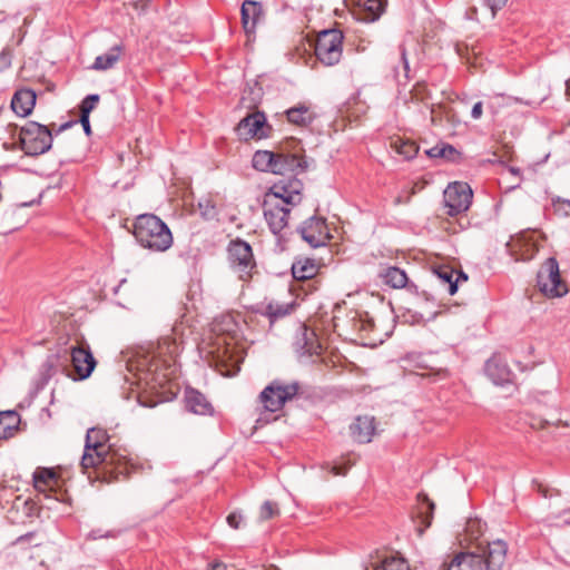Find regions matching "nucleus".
<instances>
[{"label": "nucleus", "mask_w": 570, "mask_h": 570, "mask_svg": "<svg viewBox=\"0 0 570 570\" xmlns=\"http://www.w3.org/2000/svg\"><path fill=\"white\" fill-rule=\"evenodd\" d=\"M487 6L491 9L493 16L497 13V11L501 10L505 4L508 0H484Z\"/></svg>", "instance_id": "obj_45"}, {"label": "nucleus", "mask_w": 570, "mask_h": 570, "mask_svg": "<svg viewBox=\"0 0 570 570\" xmlns=\"http://www.w3.org/2000/svg\"><path fill=\"white\" fill-rule=\"evenodd\" d=\"M70 354L75 380H86L94 372L97 362L90 351L89 345L85 342H78L77 345L70 346L67 351Z\"/></svg>", "instance_id": "obj_12"}, {"label": "nucleus", "mask_w": 570, "mask_h": 570, "mask_svg": "<svg viewBox=\"0 0 570 570\" xmlns=\"http://www.w3.org/2000/svg\"><path fill=\"white\" fill-rule=\"evenodd\" d=\"M36 92L31 89H20L16 91L11 100V109L19 117H27L31 114L36 105Z\"/></svg>", "instance_id": "obj_22"}, {"label": "nucleus", "mask_w": 570, "mask_h": 570, "mask_svg": "<svg viewBox=\"0 0 570 570\" xmlns=\"http://www.w3.org/2000/svg\"><path fill=\"white\" fill-rule=\"evenodd\" d=\"M122 47L117 45L108 50V52L98 56L91 68L95 70H108L112 68L120 58Z\"/></svg>", "instance_id": "obj_34"}, {"label": "nucleus", "mask_w": 570, "mask_h": 570, "mask_svg": "<svg viewBox=\"0 0 570 570\" xmlns=\"http://www.w3.org/2000/svg\"><path fill=\"white\" fill-rule=\"evenodd\" d=\"M227 259L230 268L243 282H249L256 273V261L252 246L243 239H234L227 247Z\"/></svg>", "instance_id": "obj_6"}, {"label": "nucleus", "mask_w": 570, "mask_h": 570, "mask_svg": "<svg viewBox=\"0 0 570 570\" xmlns=\"http://www.w3.org/2000/svg\"><path fill=\"white\" fill-rule=\"evenodd\" d=\"M507 550V543L502 540L488 543L487 548L480 553L484 558L485 570H500L505 562Z\"/></svg>", "instance_id": "obj_17"}, {"label": "nucleus", "mask_w": 570, "mask_h": 570, "mask_svg": "<svg viewBox=\"0 0 570 570\" xmlns=\"http://www.w3.org/2000/svg\"><path fill=\"white\" fill-rule=\"evenodd\" d=\"M442 150V145H436L431 149L426 150V155L431 158H441V155L443 153Z\"/></svg>", "instance_id": "obj_51"}, {"label": "nucleus", "mask_w": 570, "mask_h": 570, "mask_svg": "<svg viewBox=\"0 0 570 570\" xmlns=\"http://www.w3.org/2000/svg\"><path fill=\"white\" fill-rule=\"evenodd\" d=\"M293 347L299 358L318 356L322 350L315 332L306 326L297 333Z\"/></svg>", "instance_id": "obj_15"}, {"label": "nucleus", "mask_w": 570, "mask_h": 570, "mask_svg": "<svg viewBox=\"0 0 570 570\" xmlns=\"http://www.w3.org/2000/svg\"><path fill=\"white\" fill-rule=\"evenodd\" d=\"M181 342L170 335L159 338L156 347L140 355L137 370L140 381L150 390L163 389L176 377Z\"/></svg>", "instance_id": "obj_2"}, {"label": "nucleus", "mask_w": 570, "mask_h": 570, "mask_svg": "<svg viewBox=\"0 0 570 570\" xmlns=\"http://www.w3.org/2000/svg\"><path fill=\"white\" fill-rule=\"evenodd\" d=\"M295 306L294 302L281 303L271 301L264 306L261 314L267 317L271 324H274L276 321L289 315L295 309Z\"/></svg>", "instance_id": "obj_30"}, {"label": "nucleus", "mask_w": 570, "mask_h": 570, "mask_svg": "<svg viewBox=\"0 0 570 570\" xmlns=\"http://www.w3.org/2000/svg\"><path fill=\"white\" fill-rule=\"evenodd\" d=\"M379 277L385 285H389L392 288H403L406 286L409 281L406 273L396 266H389L381 269Z\"/></svg>", "instance_id": "obj_31"}, {"label": "nucleus", "mask_w": 570, "mask_h": 570, "mask_svg": "<svg viewBox=\"0 0 570 570\" xmlns=\"http://www.w3.org/2000/svg\"><path fill=\"white\" fill-rule=\"evenodd\" d=\"M235 130L240 139H262L268 136L271 126L267 124L264 112L254 111L244 117Z\"/></svg>", "instance_id": "obj_13"}, {"label": "nucleus", "mask_w": 570, "mask_h": 570, "mask_svg": "<svg viewBox=\"0 0 570 570\" xmlns=\"http://www.w3.org/2000/svg\"><path fill=\"white\" fill-rule=\"evenodd\" d=\"M371 570H410V567L403 558L390 557L385 558L380 563L372 564Z\"/></svg>", "instance_id": "obj_38"}, {"label": "nucleus", "mask_w": 570, "mask_h": 570, "mask_svg": "<svg viewBox=\"0 0 570 570\" xmlns=\"http://www.w3.org/2000/svg\"><path fill=\"white\" fill-rule=\"evenodd\" d=\"M301 384L297 381H272L259 394V403L268 412H277L286 402L292 401L299 392Z\"/></svg>", "instance_id": "obj_5"}, {"label": "nucleus", "mask_w": 570, "mask_h": 570, "mask_svg": "<svg viewBox=\"0 0 570 570\" xmlns=\"http://www.w3.org/2000/svg\"><path fill=\"white\" fill-rule=\"evenodd\" d=\"M279 514L278 504L273 501H265L259 510L261 520H269Z\"/></svg>", "instance_id": "obj_41"}, {"label": "nucleus", "mask_w": 570, "mask_h": 570, "mask_svg": "<svg viewBox=\"0 0 570 570\" xmlns=\"http://www.w3.org/2000/svg\"><path fill=\"white\" fill-rule=\"evenodd\" d=\"M277 153L257 150L253 156V167L261 171L275 174Z\"/></svg>", "instance_id": "obj_32"}, {"label": "nucleus", "mask_w": 570, "mask_h": 570, "mask_svg": "<svg viewBox=\"0 0 570 570\" xmlns=\"http://www.w3.org/2000/svg\"><path fill=\"white\" fill-rule=\"evenodd\" d=\"M334 328L340 335L352 337L358 336L362 340L370 338L371 333L375 330L374 321L366 312L352 309L347 312L344 320L334 318Z\"/></svg>", "instance_id": "obj_8"}, {"label": "nucleus", "mask_w": 570, "mask_h": 570, "mask_svg": "<svg viewBox=\"0 0 570 570\" xmlns=\"http://www.w3.org/2000/svg\"><path fill=\"white\" fill-rule=\"evenodd\" d=\"M435 276L446 287L450 295L458 291V279H454L455 271L449 265H440L434 268Z\"/></svg>", "instance_id": "obj_35"}, {"label": "nucleus", "mask_w": 570, "mask_h": 570, "mask_svg": "<svg viewBox=\"0 0 570 570\" xmlns=\"http://www.w3.org/2000/svg\"><path fill=\"white\" fill-rule=\"evenodd\" d=\"M227 523L233 529H239L240 523L243 522V515L237 512H232L227 515Z\"/></svg>", "instance_id": "obj_44"}, {"label": "nucleus", "mask_w": 570, "mask_h": 570, "mask_svg": "<svg viewBox=\"0 0 570 570\" xmlns=\"http://www.w3.org/2000/svg\"><path fill=\"white\" fill-rule=\"evenodd\" d=\"M391 148L406 160L413 159L419 151V146L415 141L400 137L391 141Z\"/></svg>", "instance_id": "obj_36"}, {"label": "nucleus", "mask_w": 570, "mask_h": 570, "mask_svg": "<svg viewBox=\"0 0 570 570\" xmlns=\"http://www.w3.org/2000/svg\"><path fill=\"white\" fill-rule=\"evenodd\" d=\"M301 203V197L297 195L289 196L283 200H264V218L275 235H278L288 225L291 208Z\"/></svg>", "instance_id": "obj_10"}, {"label": "nucleus", "mask_w": 570, "mask_h": 570, "mask_svg": "<svg viewBox=\"0 0 570 570\" xmlns=\"http://www.w3.org/2000/svg\"><path fill=\"white\" fill-rule=\"evenodd\" d=\"M35 532H28L17 538L13 544L23 548L24 543L31 541L35 538Z\"/></svg>", "instance_id": "obj_48"}, {"label": "nucleus", "mask_w": 570, "mask_h": 570, "mask_svg": "<svg viewBox=\"0 0 570 570\" xmlns=\"http://www.w3.org/2000/svg\"><path fill=\"white\" fill-rule=\"evenodd\" d=\"M17 415L14 412L0 413V440L9 439L17 430Z\"/></svg>", "instance_id": "obj_37"}, {"label": "nucleus", "mask_w": 570, "mask_h": 570, "mask_svg": "<svg viewBox=\"0 0 570 570\" xmlns=\"http://www.w3.org/2000/svg\"><path fill=\"white\" fill-rule=\"evenodd\" d=\"M33 485L38 492H53L59 487V476L52 469L38 468L33 472Z\"/></svg>", "instance_id": "obj_24"}, {"label": "nucleus", "mask_w": 570, "mask_h": 570, "mask_svg": "<svg viewBox=\"0 0 570 570\" xmlns=\"http://www.w3.org/2000/svg\"><path fill=\"white\" fill-rule=\"evenodd\" d=\"M116 537V533L112 532V531H108V532H105L102 533L101 530H92L89 532L88 534V538L91 539V540H97V539H100V538H115Z\"/></svg>", "instance_id": "obj_46"}, {"label": "nucleus", "mask_w": 570, "mask_h": 570, "mask_svg": "<svg viewBox=\"0 0 570 570\" xmlns=\"http://www.w3.org/2000/svg\"><path fill=\"white\" fill-rule=\"evenodd\" d=\"M553 206L557 212H561L564 215H569L570 213V202L569 200H560L553 203Z\"/></svg>", "instance_id": "obj_47"}, {"label": "nucleus", "mask_w": 570, "mask_h": 570, "mask_svg": "<svg viewBox=\"0 0 570 570\" xmlns=\"http://www.w3.org/2000/svg\"><path fill=\"white\" fill-rule=\"evenodd\" d=\"M293 195H297L298 197L302 198L298 190L291 191L286 186L274 185L273 188L271 189V194L267 195V198L265 200H283Z\"/></svg>", "instance_id": "obj_39"}, {"label": "nucleus", "mask_w": 570, "mask_h": 570, "mask_svg": "<svg viewBox=\"0 0 570 570\" xmlns=\"http://www.w3.org/2000/svg\"><path fill=\"white\" fill-rule=\"evenodd\" d=\"M482 114H483V104H482V101H478L472 107L471 117L476 120L482 117Z\"/></svg>", "instance_id": "obj_49"}, {"label": "nucleus", "mask_w": 570, "mask_h": 570, "mask_svg": "<svg viewBox=\"0 0 570 570\" xmlns=\"http://www.w3.org/2000/svg\"><path fill=\"white\" fill-rule=\"evenodd\" d=\"M209 567H210L209 570H224L226 568L225 564L222 562L210 563Z\"/></svg>", "instance_id": "obj_54"}, {"label": "nucleus", "mask_w": 570, "mask_h": 570, "mask_svg": "<svg viewBox=\"0 0 570 570\" xmlns=\"http://www.w3.org/2000/svg\"><path fill=\"white\" fill-rule=\"evenodd\" d=\"M72 125H73V122H72V121H68V122H66V124H62V125L60 126V128H59V130H58V131H62V130H65V129H68V128H69V127H71Z\"/></svg>", "instance_id": "obj_57"}, {"label": "nucleus", "mask_w": 570, "mask_h": 570, "mask_svg": "<svg viewBox=\"0 0 570 570\" xmlns=\"http://www.w3.org/2000/svg\"><path fill=\"white\" fill-rule=\"evenodd\" d=\"M298 232L302 238L314 248L326 245L331 238L326 219L323 217H309L302 224Z\"/></svg>", "instance_id": "obj_14"}, {"label": "nucleus", "mask_w": 570, "mask_h": 570, "mask_svg": "<svg viewBox=\"0 0 570 570\" xmlns=\"http://www.w3.org/2000/svg\"><path fill=\"white\" fill-rule=\"evenodd\" d=\"M286 119L289 124L298 127L309 126L314 119L315 114L311 109V106L305 102H301L285 111Z\"/></svg>", "instance_id": "obj_26"}, {"label": "nucleus", "mask_w": 570, "mask_h": 570, "mask_svg": "<svg viewBox=\"0 0 570 570\" xmlns=\"http://www.w3.org/2000/svg\"><path fill=\"white\" fill-rule=\"evenodd\" d=\"M435 504L430 500L428 494L419 493L417 494V505L415 510V518L420 520L421 528H419L420 534L424 532L426 528L431 525L433 513H434Z\"/></svg>", "instance_id": "obj_27"}, {"label": "nucleus", "mask_w": 570, "mask_h": 570, "mask_svg": "<svg viewBox=\"0 0 570 570\" xmlns=\"http://www.w3.org/2000/svg\"><path fill=\"white\" fill-rule=\"evenodd\" d=\"M442 149L444 150H442L443 153L441 155V158L454 161L460 156V153L449 144H442Z\"/></svg>", "instance_id": "obj_43"}, {"label": "nucleus", "mask_w": 570, "mask_h": 570, "mask_svg": "<svg viewBox=\"0 0 570 570\" xmlns=\"http://www.w3.org/2000/svg\"><path fill=\"white\" fill-rule=\"evenodd\" d=\"M444 570H485L484 558L475 552H460L450 563H444Z\"/></svg>", "instance_id": "obj_19"}, {"label": "nucleus", "mask_w": 570, "mask_h": 570, "mask_svg": "<svg viewBox=\"0 0 570 570\" xmlns=\"http://www.w3.org/2000/svg\"><path fill=\"white\" fill-rule=\"evenodd\" d=\"M567 92L570 94V81L567 82Z\"/></svg>", "instance_id": "obj_58"}, {"label": "nucleus", "mask_w": 570, "mask_h": 570, "mask_svg": "<svg viewBox=\"0 0 570 570\" xmlns=\"http://www.w3.org/2000/svg\"><path fill=\"white\" fill-rule=\"evenodd\" d=\"M400 49H401V58H402V61H403V65H404V69L407 71L409 70V62H407V59H406L405 48L402 46Z\"/></svg>", "instance_id": "obj_53"}, {"label": "nucleus", "mask_w": 570, "mask_h": 570, "mask_svg": "<svg viewBox=\"0 0 570 570\" xmlns=\"http://www.w3.org/2000/svg\"><path fill=\"white\" fill-rule=\"evenodd\" d=\"M79 121L83 128V131L87 136H90L91 135V127H90V121H89V117H80L79 118Z\"/></svg>", "instance_id": "obj_52"}, {"label": "nucleus", "mask_w": 570, "mask_h": 570, "mask_svg": "<svg viewBox=\"0 0 570 570\" xmlns=\"http://www.w3.org/2000/svg\"><path fill=\"white\" fill-rule=\"evenodd\" d=\"M507 250L509 255L514 261H527L530 259L533 255V245L524 244V242L520 238L512 239L505 244Z\"/></svg>", "instance_id": "obj_33"}, {"label": "nucleus", "mask_w": 570, "mask_h": 570, "mask_svg": "<svg viewBox=\"0 0 570 570\" xmlns=\"http://www.w3.org/2000/svg\"><path fill=\"white\" fill-rule=\"evenodd\" d=\"M320 265L314 258L299 257L292 264L293 277L297 281H306L315 277Z\"/></svg>", "instance_id": "obj_28"}, {"label": "nucleus", "mask_w": 570, "mask_h": 570, "mask_svg": "<svg viewBox=\"0 0 570 570\" xmlns=\"http://www.w3.org/2000/svg\"><path fill=\"white\" fill-rule=\"evenodd\" d=\"M100 97L97 94L88 95L80 104V117H89L90 112L99 102Z\"/></svg>", "instance_id": "obj_40"}, {"label": "nucleus", "mask_w": 570, "mask_h": 570, "mask_svg": "<svg viewBox=\"0 0 570 570\" xmlns=\"http://www.w3.org/2000/svg\"><path fill=\"white\" fill-rule=\"evenodd\" d=\"M277 153V159H276V168H275V175H298L307 169V161L306 159L298 155V154H291V153H284V151H276Z\"/></svg>", "instance_id": "obj_16"}, {"label": "nucleus", "mask_w": 570, "mask_h": 570, "mask_svg": "<svg viewBox=\"0 0 570 570\" xmlns=\"http://www.w3.org/2000/svg\"><path fill=\"white\" fill-rule=\"evenodd\" d=\"M132 234L142 247L154 252H165L173 245L169 227L154 214L139 215Z\"/></svg>", "instance_id": "obj_3"}, {"label": "nucleus", "mask_w": 570, "mask_h": 570, "mask_svg": "<svg viewBox=\"0 0 570 570\" xmlns=\"http://www.w3.org/2000/svg\"><path fill=\"white\" fill-rule=\"evenodd\" d=\"M52 146L49 128L36 121H28L19 131V148L31 157L47 153Z\"/></svg>", "instance_id": "obj_4"}, {"label": "nucleus", "mask_w": 570, "mask_h": 570, "mask_svg": "<svg viewBox=\"0 0 570 570\" xmlns=\"http://www.w3.org/2000/svg\"><path fill=\"white\" fill-rule=\"evenodd\" d=\"M537 285L547 297H561L568 293L567 284L561 279L559 264L549 257L537 274Z\"/></svg>", "instance_id": "obj_9"}, {"label": "nucleus", "mask_w": 570, "mask_h": 570, "mask_svg": "<svg viewBox=\"0 0 570 570\" xmlns=\"http://www.w3.org/2000/svg\"><path fill=\"white\" fill-rule=\"evenodd\" d=\"M108 441L109 435L106 430L98 428L88 430L80 462L81 469L83 472L94 469L96 478L106 483L127 480L136 465L128 459L126 450L114 449Z\"/></svg>", "instance_id": "obj_1"}, {"label": "nucleus", "mask_w": 570, "mask_h": 570, "mask_svg": "<svg viewBox=\"0 0 570 570\" xmlns=\"http://www.w3.org/2000/svg\"><path fill=\"white\" fill-rule=\"evenodd\" d=\"M343 32L337 29L323 30L315 42V56L325 66L336 65L342 57Z\"/></svg>", "instance_id": "obj_7"}, {"label": "nucleus", "mask_w": 570, "mask_h": 570, "mask_svg": "<svg viewBox=\"0 0 570 570\" xmlns=\"http://www.w3.org/2000/svg\"><path fill=\"white\" fill-rule=\"evenodd\" d=\"M210 353L215 354L214 351ZM213 362L215 368L224 376H234L240 370L239 364L233 360L232 355H229L227 347H218Z\"/></svg>", "instance_id": "obj_25"}, {"label": "nucleus", "mask_w": 570, "mask_h": 570, "mask_svg": "<svg viewBox=\"0 0 570 570\" xmlns=\"http://www.w3.org/2000/svg\"><path fill=\"white\" fill-rule=\"evenodd\" d=\"M17 147H19V144H18V145H16V144H9V142H4V144H3V148H4L6 150H13V149H16Z\"/></svg>", "instance_id": "obj_56"}, {"label": "nucleus", "mask_w": 570, "mask_h": 570, "mask_svg": "<svg viewBox=\"0 0 570 570\" xmlns=\"http://www.w3.org/2000/svg\"><path fill=\"white\" fill-rule=\"evenodd\" d=\"M455 277L454 279H458V283L462 279V281H466L468 279V276L463 273V272H455Z\"/></svg>", "instance_id": "obj_55"}, {"label": "nucleus", "mask_w": 570, "mask_h": 570, "mask_svg": "<svg viewBox=\"0 0 570 570\" xmlns=\"http://www.w3.org/2000/svg\"><path fill=\"white\" fill-rule=\"evenodd\" d=\"M488 377L497 385H504L512 381V372L507 362L499 355H493L484 367Z\"/></svg>", "instance_id": "obj_18"}, {"label": "nucleus", "mask_w": 570, "mask_h": 570, "mask_svg": "<svg viewBox=\"0 0 570 570\" xmlns=\"http://www.w3.org/2000/svg\"><path fill=\"white\" fill-rule=\"evenodd\" d=\"M185 404L186 409L194 414L210 415L214 412V407L207 397L195 389H186Z\"/></svg>", "instance_id": "obj_21"}, {"label": "nucleus", "mask_w": 570, "mask_h": 570, "mask_svg": "<svg viewBox=\"0 0 570 570\" xmlns=\"http://www.w3.org/2000/svg\"><path fill=\"white\" fill-rule=\"evenodd\" d=\"M360 9V18L365 22L377 20L384 12L386 0H356Z\"/></svg>", "instance_id": "obj_29"}, {"label": "nucleus", "mask_w": 570, "mask_h": 570, "mask_svg": "<svg viewBox=\"0 0 570 570\" xmlns=\"http://www.w3.org/2000/svg\"><path fill=\"white\" fill-rule=\"evenodd\" d=\"M355 463V461L351 460L350 458L348 459H344L342 462L340 463H335L332 469H331V472L334 474V475H345L348 471V469Z\"/></svg>", "instance_id": "obj_42"}, {"label": "nucleus", "mask_w": 570, "mask_h": 570, "mask_svg": "<svg viewBox=\"0 0 570 570\" xmlns=\"http://www.w3.org/2000/svg\"><path fill=\"white\" fill-rule=\"evenodd\" d=\"M350 433L357 443L371 442L375 433L374 417L367 415L357 416L350 425Z\"/></svg>", "instance_id": "obj_20"}, {"label": "nucleus", "mask_w": 570, "mask_h": 570, "mask_svg": "<svg viewBox=\"0 0 570 570\" xmlns=\"http://www.w3.org/2000/svg\"><path fill=\"white\" fill-rule=\"evenodd\" d=\"M242 23L247 35L253 33L263 16L262 4L257 1L245 0L242 4Z\"/></svg>", "instance_id": "obj_23"}, {"label": "nucleus", "mask_w": 570, "mask_h": 570, "mask_svg": "<svg viewBox=\"0 0 570 570\" xmlns=\"http://www.w3.org/2000/svg\"><path fill=\"white\" fill-rule=\"evenodd\" d=\"M444 205L449 216L466 212L473 198V191L468 183L454 181L448 185L443 193Z\"/></svg>", "instance_id": "obj_11"}, {"label": "nucleus", "mask_w": 570, "mask_h": 570, "mask_svg": "<svg viewBox=\"0 0 570 570\" xmlns=\"http://www.w3.org/2000/svg\"><path fill=\"white\" fill-rule=\"evenodd\" d=\"M425 375H435L440 379H444L448 376V371L445 368H442V367H438V368H434V367H431L430 368V372H428Z\"/></svg>", "instance_id": "obj_50"}]
</instances>
